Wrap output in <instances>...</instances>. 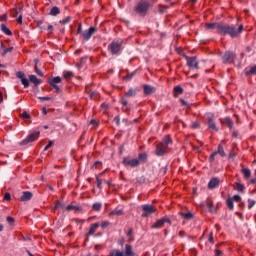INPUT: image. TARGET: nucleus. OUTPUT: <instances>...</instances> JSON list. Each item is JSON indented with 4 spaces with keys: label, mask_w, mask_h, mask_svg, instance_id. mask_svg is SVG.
I'll list each match as a JSON object with an SVG mask.
<instances>
[{
    "label": "nucleus",
    "mask_w": 256,
    "mask_h": 256,
    "mask_svg": "<svg viewBox=\"0 0 256 256\" xmlns=\"http://www.w3.org/2000/svg\"><path fill=\"white\" fill-rule=\"evenodd\" d=\"M241 33H243V24H240L237 28L235 25H229L222 22L219 35H229L232 39H235V37H239Z\"/></svg>",
    "instance_id": "obj_1"
},
{
    "label": "nucleus",
    "mask_w": 256,
    "mask_h": 256,
    "mask_svg": "<svg viewBox=\"0 0 256 256\" xmlns=\"http://www.w3.org/2000/svg\"><path fill=\"white\" fill-rule=\"evenodd\" d=\"M108 256H135L133 246L131 244H125V251L119 249H112Z\"/></svg>",
    "instance_id": "obj_2"
},
{
    "label": "nucleus",
    "mask_w": 256,
    "mask_h": 256,
    "mask_svg": "<svg viewBox=\"0 0 256 256\" xmlns=\"http://www.w3.org/2000/svg\"><path fill=\"white\" fill-rule=\"evenodd\" d=\"M150 7H151V4L148 1L141 0L137 3L134 11L136 13H138V15L145 17V15H147V11H149Z\"/></svg>",
    "instance_id": "obj_3"
},
{
    "label": "nucleus",
    "mask_w": 256,
    "mask_h": 256,
    "mask_svg": "<svg viewBox=\"0 0 256 256\" xmlns=\"http://www.w3.org/2000/svg\"><path fill=\"white\" fill-rule=\"evenodd\" d=\"M40 132L34 131L30 135H28L24 140L20 142V145H28V143H33L39 139Z\"/></svg>",
    "instance_id": "obj_4"
},
{
    "label": "nucleus",
    "mask_w": 256,
    "mask_h": 256,
    "mask_svg": "<svg viewBox=\"0 0 256 256\" xmlns=\"http://www.w3.org/2000/svg\"><path fill=\"white\" fill-rule=\"evenodd\" d=\"M48 83L50 85V87H52L53 89H55L56 93H61L63 91V89H61L59 87V83H61V77L56 76L54 78H50L48 80Z\"/></svg>",
    "instance_id": "obj_5"
},
{
    "label": "nucleus",
    "mask_w": 256,
    "mask_h": 256,
    "mask_svg": "<svg viewBox=\"0 0 256 256\" xmlns=\"http://www.w3.org/2000/svg\"><path fill=\"white\" fill-rule=\"evenodd\" d=\"M122 163L124 167H132V168L139 167V165H141V162L139 161V159L137 158L131 159L129 157H125Z\"/></svg>",
    "instance_id": "obj_6"
},
{
    "label": "nucleus",
    "mask_w": 256,
    "mask_h": 256,
    "mask_svg": "<svg viewBox=\"0 0 256 256\" xmlns=\"http://www.w3.org/2000/svg\"><path fill=\"white\" fill-rule=\"evenodd\" d=\"M142 217L146 218L149 217V215H153L157 209L153 205L144 204L142 205Z\"/></svg>",
    "instance_id": "obj_7"
},
{
    "label": "nucleus",
    "mask_w": 256,
    "mask_h": 256,
    "mask_svg": "<svg viewBox=\"0 0 256 256\" xmlns=\"http://www.w3.org/2000/svg\"><path fill=\"white\" fill-rule=\"evenodd\" d=\"M223 25V22H213V23H206L205 24V28L208 30V31H213L216 29V33H218V35L220 34L221 32V27Z\"/></svg>",
    "instance_id": "obj_8"
},
{
    "label": "nucleus",
    "mask_w": 256,
    "mask_h": 256,
    "mask_svg": "<svg viewBox=\"0 0 256 256\" xmlns=\"http://www.w3.org/2000/svg\"><path fill=\"white\" fill-rule=\"evenodd\" d=\"M108 51H110L112 55H119V52L121 51V43L113 41L109 44Z\"/></svg>",
    "instance_id": "obj_9"
},
{
    "label": "nucleus",
    "mask_w": 256,
    "mask_h": 256,
    "mask_svg": "<svg viewBox=\"0 0 256 256\" xmlns=\"http://www.w3.org/2000/svg\"><path fill=\"white\" fill-rule=\"evenodd\" d=\"M220 155L222 157H226V153H225V149L223 148V146L221 144L218 145V150L213 152L210 157H209V161L210 163H213V161H215V156Z\"/></svg>",
    "instance_id": "obj_10"
},
{
    "label": "nucleus",
    "mask_w": 256,
    "mask_h": 256,
    "mask_svg": "<svg viewBox=\"0 0 256 256\" xmlns=\"http://www.w3.org/2000/svg\"><path fill=\"white\" fill-rule=\"evenodd\" d=\"M165 223L171 225V219H169L168 217H164L157 220L156 223L152 225V229H162V227H165Z\"/></svg>",
    "instance_id": "obj_11"
},
{
    "label": "nucleus",
    "mask_w": 256,
    "mask_h": 256,
    "mask_svg": "<svg viewBox=\"0 0 256 256\" xmlns=\"http://www.w3.org/2000/svg\"><path fill=\"white\" fill-rule=\"evenodd\" d=\"M186 62L190 69H199V62L197 61V57L186 56Z\"/></svg>",
    "instance_id": "obj_12"
},
{
    "label": "nucleus",
    "mask_w": 256,
    "mask_h": 256,
    "mask_svg": "<svg viewBox=\"0 0 256 256\" xmlns=\"http://www.w3.org/2000/svg\"><path fill=\"white\" fill-rule=\"evenodd\" d=\"M94 33H97L96 27H90L88 30L84 31L82 34L84 41H89L93 37Z\"/></svg>",
    "instance_id": "obj_13"
},
{
    "label": "nucleus",
    "mask_w": 256,
    "mask_h": 256,
    "mask_svg": "<svg viewBox=\"0 0 256 256\" xmlns=\"http://www.w3.org/2000/svg\"><path fill=\"white\" fill-rule=\"evenodd\" d=\"M222 61L223 63H233V61H235V53L231 51L225 52L222 57Z\"/></svg>",
    "instance_id": "obj_14"
},
{
    "label": "nucleus",
    "mask_w": 256,
    "mask_h": 256,
    "mask_svg": "<svg viewBox=\"0 0 256 256\" xmlns=\"http://www.w3.org/2000/svg\"><path fill=\"white\" fill-rule=\"evenodd\" d=\"M169 148L164 146L163 144H158L157 147H156V155L158 157H163V155H165V153H167V150Z\"/></svg>",
    "instance_id": "obj_15"
},
{
    "label": "nucleus",
    "mask_w": 256,
    "mask_h": 256,
    "mask_svg": "<svg viewBox=\"0 0 256 256\" xmlns=\"http://www.w3.org/2000/svg\"><path fill=\"white\" fill-rule=\"evenodd\" d=\"M32 198H33V193H31L29 191H24L22 193V196L20 197V201H22V202L31 201Z\"/></svg>",
    "instance_id": "obj_16"
},
{
    "label": "nucleus",
    "mask_w": 256,
    "mask_h": 256,
    "mask_svg": "<svg viewBox=\"0 0 256 256\" xmlns=\"http://www.w3.org/2000/svg\"><path fill=\"white\" fill-rule=\"evenodd\" d=\"M157 89L151 85H144V95H153Z\"/></svg>",
    "instance_id": "obj_17"
},
{
    "label": "nucleus",
    "mask_w": 256,
    "mask_h": 256,
    "mask_svg": "<svg viewBox=\"0 0 256 256\" xmlns=\"http://www.w3.org/2000/svg\"><path fill=\"white\" fill-rule=\"evenodd\" d=\"M219 187V178H212L208 183V189Z\"/></svg>",
    "instance_id": "obj_18"
},
{
    "label": "nucleus",
    "mask_w": 256,
    "mask_h": 256,
    "mask_svg": "<svg viewBox=\"0 0 256 256\" xmlns=\"http://www.w3.org/2000/svg\"><path fill=\"white\" fill-rule=\"evenodd\" d=\"M29 81L30 83H33L35 85V87H37L38 85H41V83H43V81L41 79H38L37 76L31 74L29 76Z\"/></svg>",
    "instance_id": "obj_19"
},
{
    "label": "nucleus",
    "mask_w": 256,
    "mask_h": 256,
    "mask_svg": "<svg viewBox=\"0 0 256 256\" xmlns=\"http://www.w3.org/2000/svg\"><path fill=\"white\" fill-rule=\"evenodd\" d=\"M180 217H183V219H186V221H191L195 217V215L192 212H179Z\"/></svg>",
    "instance_id": "obj_20"
},
{
    "label": "nucleus",
    "mask_w": 256,
    "mask_h": 256,
    "mask_svg": "<svg viewBox=\"0 0 256 256\" xmlns=\"http://www.w3.org/2000/svg\"><path fill=\"white\" fill-rule=\"evenodd\" d=\"M221 123L223 125H227L229 129H233V120H231L230 117H226L223 120H221Z\"/></svg>",
    "instance_id": "obj_21"
},
{
    "label": "nucleus",
    "mask_w": 256,
    "mask_h": 256,
    "mask_svg": "<svg viewBox=\"0 0 256 256\" xmlns=\"http://www.w3.org/2000/svg\"><path fill=\"white\" fill-rule=\"evenodd\" d=\"M173 141L171 140V137L169 135L165 136L160 143L161 145H164V147H167L169 149V145H171Z\"/></svg>",
    "instance_id": "obj_22"
},
{
    "label": "nucleus",
    "mask_w": 256,
    "mask_h": 256,
    "mask_svg": "<svg viewBox=\"0 0 256 256\" xmlns=\"http://www.w3.org/2000/svg\"><path fill=\"white\" fill-rule=\"evenodd\" d=\"M66 211H74V213H79V211H81V207L70 204L66 207Z\"/></svg>",
    "instance_id": "obj_23"
},
{
    "label": "nucleus",
    "mask_w": 256,
    "mask_h": 256,
    "mask_svg": "<svg viewBox=\"0 0 256 256\" xmlns=\"http://www.w3.org/2000/svg\"><path fill=\"white\" fill-rule=\"evenodd\" d=\"M179 95H183V87L178 85L174 87V97L177 98Z\"/></svg>",
    "instance_id": "obj_24"
},
{
    "label": "nucleus",
    "mask_w": 256,
    "mask_h": 256,
    "mask_svg": "<svg viewBox=\"0 0 256 256\" xmlns=\"http://www.w3.org/2000/svg\"><path fill=\"white\" fill-rule=\"evenodd\" d=\"M97 229H99V223L92 224L88 231V235H94Z\"/></svg>",
    "instance_id": "obj_25"
},
{
    "label": "nucleus",
    "mask_w": 256,
    "mask_h": 256,
    "mask_svg": "<svg viewBox=\"0 0 256 256\" xmlns=\"http://www.w3.org/2000/svg\"><path fill=\"white\" fill-rule=\"evenodd\" d=\"M59 13H61V10L59 9V7L54 6V7H52V9L50 10L49 15H51L52 17H57V15H59Z\"/></svg>",
    "instance_id": "obj_26"
},
{
    "label": "nucleus",
    "mask_w": 256,
    "mask_h": 256,
    "mask_svg": "<svg viewBox=\"0 0 256 256\" xmlns=\"http://www.w3.org/2000/svg\"><path fill=\"white\" fill-rule=\"evenodd\" d=\"M0 29L2 33H4L5 35H9V36L13 35V32H11V30H9V28H7L5 24H1Z\"/></svg>",
    "instance_id": "obj_27"
},
{
    "label": "nucleus",
    "mask_w": 256,
    "mask_h": 256,
    "mask_svg": "<svg viewBox=\"0 0 256 256\" xmlns=\"http://www.w3.org/2000/svg\"><path fill=\"white\" fill-rule=\"evenodd\" d=\"M241 173L244 176V179H249L251 177V170L249 168H243Z\"/></svg>",
    "instance_id": "obj_28"
},
{
    "label": "nucleus",
    "mask_w": 256,
    "mask_h": 256,
    "mask_svg": "<svg viewBox=\"0 0 256 256\" xmlns=\"http://www.w3.org/2000/svg\"><path fill=\"white\" fill-rule=\"evenodd\" d=\"M208 127L212 131H219V129L217 128V124H215V121H213L211 119L208 120Z\"/></svg>",
    "instance_id": "obj_29"
},
{
    "label": "nucleus",
    "mask_w": 256,
    "mask_h": 256,
    "mask_svg": "<svg viewBox=\"0 0 256 256\" xmlns=\"http://www.w3.org/2000/svg\"><path fill=\"white\" fill-rule=\"evenodd\" d=\"M59 209H61V211H65V206L63 205V203H61V201L57 200L56 204L54 206V210L55 211H59Z\"/></svg>",
    "instance_id": "obj_30"
},
{
    "label": "nucleus",
    "mask_w": 256,
    "mask_h": 256,
    "mask_svg": "<svg viewBox=\"0 0 256 256\" xmlns=\"http://www.w3.org/2000/svg\"><path fill=\"white\" fill-rule=\"evenodd\" d=\"M126 97H135L137 95V89L130 88L127 92H125Z\"/></svg>",
    "instance_id": "obj_31"
},
{
    "label": "nucleus",
    "mask_w": 256,
    "mask_h": 256,
    "mask_svg": "<svg viewBox=\"0 0 256 256\" xmlns=\"http://www.w3.org/2000/svg\"><path fill=\"white\" fill-rule=\"evenodd\" d=\"M34 63H35V65H34L35 73H36L37 75H39V77H43V73L41 72V70H39V67L37 66V64L39 63V60H38V59H35V60H34Z\"/></svg>",
    "instance_id": "obj_32"
},
{
    "label": "nucleus",
    "mask_w": 256,
    "mask_h": 256,
    "mask_svg": "<svg viewBox=\"0 0 256 256\" xmlns=\"http://www.w3.org/2000/svg\"><path fill=\"white\" fill-rule=\"evenodd\" d=\"M245 75L247 77L251 76V75H256V66L251 67L250 69L245 71Z\"/></svg>",
    "instance_id": "obj_33"
},
{
    "label": "nucleus",
    "mask_w": 256,
    "mask_h": 256,
    "mask_svg": "<svg viewBox=\"0 0 256 256\" xmlns=\"http://www.w3.org/2000/svg\"><path fill=\"white\" fill-rule=\"evenodd\" d=\"M1 47L3 49L2 56L5 57L7 53H11L13 51V47L5 48V45L1 43Z\"/></svg>",
    "instance_id": "obj_34"
},
{
    "label": "nucleus",
    "mask_w": 256,
    "mask_h": 256,
    "mask_svg": "<svg viewBox=\"0 0 256 256\" xmlns=\"http://www.w3.org/2000/svg\"><path fill=\"white\" fill-rule=\"evenodd\" d=\"M102 207H103V204H101V202H96L92 205L93 211H101Z\"/></svg>",
    "instance_id": "obj_35"
},
{
    "label": "nucleus",
    "mask_w": 256,
    "mask_h": 256,
    "mask_svg": "<svg viewBox=\"0 0 256 256\" xmlns=\"http://www.w3.org/2000/svg\"><path fill=\"white\" fill-rule=\"evenodd\" d=\"M236 190L239 192V193H243V191H245V186L239 182H237L236 184Z\"/></svg>",
    "instance_id": "obj_36"
},
{
    "label": "nucleus",
    "mask_w": 256,
    "mask_h": 256,
    "mask_svg": "<svg viewBox=\"0 0 256 256\" xmlns=\"http://www.w3.org/2000/svg\"><path fill=\"white\" fill-rule=\"evenodd\" d=\"M226 203H227V207H228L231 211H233V209H234L233 198H228V199L226 200Z\"/></svg>",
    "instance_id": "obj_37"
},
{
    "label": "nucleus",
    "mask_w": 256,
    "mask_h": 256,
    "mask_svg": "<svg viewBox=\"0 0 256 256\" xmlns=\"http://www.w3.org/2000/svg\"><path fill=\"white\" fill-rule=\"evenodd\" d=\"M29 79H27V77H25V78H23L22 80H21V83H22V85L24 86V89H27L28 87H29Z\"/></svg>",
    "instance_id": "obj_38"
},
{
    "label": "nucleus",
    "mask_w": 256,
    "mask_h": 256,
    "mask_svg": "<svg viewBox=\"0 0 256 256\" xmlns=\"http://www.w3.org/2000/svg\"><path fill=\"white\" fill-rule=\"evenodd\" d=\"M256 201L253 199H248V209H253L255 207Z\"/></svg>",
    "instance_id": "obj_39"
},
{
    "label": "nucleus",
    "mask_w": 256,
    "mask_h": 256,
    "mask_svg": "<svg viewBox=\"0 0 256 256\" xmlns=\"http://www.w3.org/2000/svg\"><path fill=\"white\" fill-rule=\"evenodd\" d=\"M137 159H139L140 162L141 161H147V154L146 153H141V154H139Z\"/></svg>",
    "instance_id": "obj_40"
},
{
    "label": "nucleus",
    "mask_w": 256,
    "mask_h": 256,
    "mask_svg": "<svg viewBox=\"0 0 256 256\" xmlns=\"http://www.w3.org/2000/svg\"><path fill=\"white\" fill-rule=\"evenodd\" d=\"M73 77H75V74H73L72 71H66L65 72V79H71Z\"/></svg>",
    "instance_id": "obj_41"
},
{
    "label": "nucleus",
    "mask_w": 256,
    "mask_h": 256,
    "mask_svg": "<svg viewBox=\"0 0 256 256\" xmlns=\"http://www.w3.org/2000/svg\"><path fill=\"white\" fill-rule=\"evenodd\" d=\"M16 77L21 81V80L25 79V73L18 71L16 73Z\"/></svg>",
    "instance_id": "obj_42"
},
{
    "label": "nucleus",
    "mask_w": 256,
    "mask_h": 256,
    "mask_svg": "<svg viewBox=\"0 0 256 256\" xmlns=\"http://www.w3.org/2000/svg\"><path fill=\"white\" fill-rule=\"evenodd\" d=\"M133 77H135V72H132L130 74H127L124 79L125 81H131V79H133Z\"/></svg>",
    "instance_id": "obj_43"
},
{
    "label": "nucleus",
    "mask_w": 256,
    "mask_h": 256,
    "mask_svg": "<svg viewBox=\"0 0 256 256\" xmlns=\"http://www.w3.org/2000/svg\"><path fill=\"white\" fill-rule=\"evenodd\" d=\"M208 208L210 213H217V210L215 209V206L213 205V203H209Z\"/></svg>",
    "instance_id": "obj_44"
},
{
    "label": "nucleus",
    "mask_w": 256,
    "mask_h": 256,
    "mask_svg": "<svg viewBox=\"0 0 256 256\" xmlns=\"http://www.w3.org/2000/svg\"><path fill=\"white\" fill-rule=\"evenodd\" d=\"M109 215H123V210H114Z\"/></svg>",
    "instance_id": "obj_45"
},
{
    "label": "nucleus",
    "mask_w": 256,
    "mask_h": 256,
    "mask_svg": "<svg viewBox=\"0 0 256 256\" xmlns=\"http://www.w3.org/2000/svg\"><path fill=\"white\" fill-rule=\"evenodd\" d=\"M11 15L12 17H17V15H19V10L18 9H11Z\"/></svg>",
    "instance_id": "obj_46"
},
{
    "label": "nucleus",
    "mask_w": 256,
    "mask_h": 256,
    "mask_svg": "<svg viewBox=\"0 0 256 256\" xmlns=\"http://www.w3.org/2000/svg\"><path fill=\"white\" fill-rule=\"evenodd\" d=\"M22 119H31V115L27 112H23L21 114Z\"/></svg>",
    "instance_id": "obj_47"
},
{
    "label": "nucleus",
    "mask_w": 256,
    "mask_h": 256,
    "mask_svg": "<svg viewBox=\"0 0 256 256\" xmlns=\"http://www.w3.org/2000/svg\"><path fill=\"white\" fill-rule=\"evenodd\" d=\"M208 241L209 243H212V245L215 244V239L213 238V232L209 234Z\"/></svg>",
    "instance_id": "obj_48"
},
{
    "label": "nucleus",
    "mask_w": 256,
    "mask_h": 256,
    "mask_svg": "<svg viewBox=\"0 0 256 256\" xmlns=\"http://www.w3.org/2000/svg\"><path fill=\"white\" fill-rule=\"evenodd\" d=\"M109 225H111V223L109 221H104L101 223L102 229H106V227H109Z\"/></svg>",
    "instance_id": "obj_49"
},
{
    "label": "nucleus",
    "mask_w": 256,
    "mask_h": 256,
    "mask_svg": "<svg viewBox=\"0 0 256 256\" xmlns=\"http://www.w3.org/2000/svg\"><path fill=\"white\" fill-rule=\"evenodd\" d=\"M232 201H236V203H239V201H241V196H239V195H234V196L232 197Z\"/></svg>",
    "instance_id": "obj_50"
},
{
    "label": "nucleus",
    "mask_w": 256,
    "mask_h": 256,
    "mask_svg": "<svg viewBox=\"0 0 256 256\" xmlns=\"http://www.w3.org/2000/svg\"><path fill=\"white\" fill-rule=\"evenodd\" d=\"M236 156H237V154H235L234 151H231V152L229 153L228 159H232V161H233Z\"/></svg>",
    "instance_id": "obj_51"
},
{
    "label": "nucleus",
    "mask_w": 256,
    "mask_h": 256,
    "mask_svg": "<svg viewBox=\"0 0 256 256\" xmlns=\"http://www.w3.org/2000/svg\"><path fill=\"white\" fill-rule=\"evenodd\" d=\"M5 201H11V194L9 192H6L4 195Z\"/></svg>",
    "instance_id": "obj_52"
},
{
    "label": "nucleus",
    "mask_w": 256,
    "mask_h": 256,
    "mask_svg": "<svg viewBox=\"0 0 256 256\" xmlns=\"http://www.w3.org/2000/svg\"><path fill=\"white\" fill-rule=\"evenodd\" d=\"M6 221H7V223H15V218H13V217H11V216H8L7 218H6Z\"/></svg>",
    "instance_id": "obj_53"
},
{
    "label": "nucleus",
    "mask_w": 256,
    "mask_h": 256,
    "mask_svg": "<svg viewBox=\"0 0 256 256\" xmlns=\"http://www.w3.org/2000/svg\"><path fill=\"white\" fill-rule=\"evenodd\" d=\"M96 182H97V188L101 189L102 181L99 179V177H96Z\"/></svg>",
    "instance_id": "obj_54"
},
{
    "label": "nucleus",
    "mask_w": 256,
    "mask_h": 256,
    "mask_svg": "<svg viewBox=\"0 0 256 256\" xmlns=\"http://www.w3.org/2000/svg\"><path fill=\"white\" fill-rule=\"evenodd\" d=\"M17 23L19 25H22L23 24V15H19V17L17 18Z\"/></svg>",
    "instance_id": "obj_55"
},
{
    "label": "nucleus",
    "mask_w": 256,
    "mask_h": 256,
    "mask_svg": "<svg viewBox=\"0 0 256 256\" xmlns=\"http://www.w3.org/2000/svg\"><path fill=\"white\" fill-rule=\"evenodd\" d=\"M52 145H53V141H49L48 145L44 147V151H47L48 149H51Z\"/></svg>",
    "instance_id": "obj_56"
},
{
    "label": "nucleus",
    "mask_w": 256,
    "mask_h": 256,
    "mask_svg": "<svg viewBox=\"0 0 256 256\" xmlns=\"http://www.w3.org/2000/svg\"><path fill=\"white\" fill-rule=\"evenodd\" d=\"M40 101H51V97H38Z\"/></svg>",
    "instance_id": "obj_57"
},
{
    "label": "nucleus",
    "mask_w": 256,
    "mask_h": 256,
    "mask_svg": "<svg viewBox=\"0 0 256 256\" xmlns=\"http://www.w3.org/2000/svg\"><path fill=\"white\" fill-rule=\"evenodd\" d=\"M120 101H121L122 105H124V106L128 105L127 99L125 97H122Z\"/></svg>",
    "instance_id": "obj_58"
},
{
    "label": "nucleus",
    "mask_w": 256,
    "mask_h": 256,
    "mask_svg": "<svg viewBox=\"0 0 256 256\" xmlns=\"http://www.w3.org/2000/svg\"><path fill=\"white\" fill-rule=\"evenodd\" d=\"M215 256H223V251L216 249Z\"/></svg>",
    "instance_id": "obj_59"
},
{
    "label": "nucleus",
    "mask_w": 256,
    "mask_h": 256,
    "mask_svg": "<svg viewBox=\"0 0 256 256\" xmlns=\"http://www.w3.org/2000/svg\"><path fill=\"white\" fill-rule=\"evenodd\" d=\"M0 21H2V22L7 21V14L1 15L0 16Z\"/></svg>",
    "instance_id": "obj_60"
},
{
    "label": "nucleus",
    "mask_w": 256,
    "mask_h": 256,
    "mask_svg": "<svg viewBox=\"0 0 256 256\" xmlns=\"http://www.w3.org/2000/svg\"><path fill=\"white\" fill-rule=\"evenodd\" d=\"M232 137H233L234 139H237V137H239V131H234V132L232 133Z\"/></svg>",
    "instance_id": "obj_61"
},
{
    "label": "nucleus",
    "mask_w": 256,
    "mask_h": 256,
    "mask_svg": "<svg viewBox=\"0 0 256 256\" xmlns=\"http://www.w3.org/2000/svg\"><path fill=\"white\" fill-rule=\"evenodd\" d=\"M114 121H115L116 125H120L119 116H116V117L114 118Z\"/></svg>",
    "instance_id": "obj_62"
},
{
    "label": "nucleus",
    "mask_w": 256,
    "mask_h": 256,
    "mask_svg": "<svg viewBox=\"0 0 256 256\" xmlns=\"http://www.w3.org/2000/svg\"><path fill=\"white\" fill-rule=\"evenodd\" d=\"M82 31H83V26L81 24H78L77 33H81Z\"/></svg>",
    "instance_id": "obj_63"
},
{
    "label": "nucleus",
    "mask_w": 256,
    "mask_h": 256,
    "mask_svg": "<svg viewBox=\"0 0 256 256\" xmlns=\"http://www.w3.org/2000/svg\"><path fill=\"white\" fill-rule=\"evenodd\" d=\"M90 125H93L94 127H97L98 123L96 122V120H91Z\"/></svg>",
    "instance_id": "obj_64"
}]
</instances>
